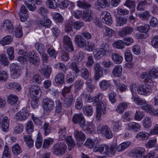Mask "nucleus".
<instances>
[{"label":"nucleus","instance_id":"36","mask_svg":"<svg viewBox=\"0 0 158 158\" xmlns=\"http://www.w3.org/2000/svg\"><path fill=\"white\" fill-rule=\"evenodd\" d=\"M111 57L113 61L116 64H120L123 61L122 57L117 53H112Z\"/></svg>","mask_w":158,"mask_h":158},{"label":"nucleus","instance_id":"48","mask_svg":"<svg viewBox=\"0 0 158 158\" xmlns=\"http://www.w3.org/2000/svg\"><path fill=\"white\" fill-rule=\"evenodd\" d=\"M59 139L60 140L64 139L66 136V127H61L59 131Z\"/></svg>","mask_w":158,"mask_h":158},{"label":"nucleus","instance_id":"33","mask_svg":"<svg viewBox=\"0 0 158 158\" xmlns=\"http://www.w3.org/2000/svg\"><path fill=\"white\" fill-rule=\"evenodd\" d=\"M128 126L130 130L135 131H139L140 128V126L139 124L134 122L129 123Z\"/></svg>","mask_w":158,"mask_h":158},{"label":"nucleus","instance_id":"15","mask_svg":"<svg viewBox=\"0 0 158 158\" xmlns=\"http://www.w3.org/2000/svg\"><path fill=\"white\" fill-rule=\"evenodd\" d=\"M63 43L64 47L68 48L69 51L73 52L74 48L70 38L68 35H65L63 38Z\"/></svg>","mask_w":158,"mask_h":158},{"label":"nucleus","instance_id":"50","mask_svg":"<svg viewBox=\"0 0 158 158\" xmlns=\"http://www.w3.org/2000/svg\"><path fill=\"white\" fill-rule=\"evenodd\" d=\"M46 4V6L50 9H54L58 6V4L56 1H47Z\"/></svg>","mask_w":158,"mask_h":158},{"label":"nucleus","instance_id":"52","mask_svg":"<svg viewBox=\"0 0 158 158\" xmlns=\"http://www.w3.org/2000/svg\"><path fill=\"white\" fill-rule=\"evenodd\" d=\"M12 149L13 154L15 155H18L22 152L21 149L18 144L13 146Z\"/></svg>","mask_w":158,"mask_h":158},{"label":"nucleus","instance_id":"8","mask_svg":"<svg viewBox=\"0 0 158 158\" xmlns=\"http://www.w3.org/2000/svg\"><path fill=\"white\" fill-rule=\"evenodd\" d=\"M72 121L75 124H78L81 127L85 123L84 115L82 113H79L73 114Z\"/></svg>","mask_w":158,"mask_h":158},{"label":"nucleus","instance_id":"17","mask_svg":"<svg viewBox=\"0 0 158 158\" xmlns=\"http://www.w3.org/2000/svg\"><path fill=\"white\" fill-rule=\"evenodd\" d=\"M63 114L61 104L59 101L56 102V106L55 110V114L54 116L56 117V120H59Z\"/></svg>","mask_w":158,"mask_h":158},{"label":"nucleus","instance_id":"31","mask_svg":"<svg viewBox=\"0 0 158 158\" xmlns=\"http://www.w3.org/2000/svg\"><path fill=\"white\" fill-rule=\"evenodd\" d=\"M55 81L58 84H63L64 82V74L63 73H58L55 76Z\"/></svg>","mask_w":158,"mask_h":158},{"label":"nucleus","instance_id":"55","mask_svg":"<svg viewBox=\"0 0 158 158\" xmlns=\"http://www.w3.org/2000/svg\"><path fill=\"white\" fill-rule=\"evenodd\" d=\"M143 124L145 128H150L152 125L151 118L148 117H146L143 120Z\"/></svg>","mask_w":158,"mask_h":158},{"label":"nucleus","instance_id":"56","mask_svg":"<svg viewBox=\"0 0 158 158\" xmlns=\"http://www.w3.org/2000/svg\"><path fill=\"white\" fill-rule=\"evenodd\" d=\"M2 158H10V152L8 146L5 145L2 155Z\"/></svg>","mask_w":158,"mask_h":158},{"label":"nucleus","instance_id":"26","mask_svg":"<svg viewBox=\"0 0 158 158\" xmlns=\"http://www.w3.org/2000/svg\"><path fill=\"white\" fill-rule=\"evenodd\" d=\"M28 116V114L26 111H20L15 115V118L17 120L24 121L26 120Z\"/></svg>","mask_w":158,"mask_h":158},{"label":"nucleus","instance_id":"28","mask_svg":"<svg viewBox=\"0 0 158 158\" xmlns=\"http://www.w3.org/2000/svg\"><path fill=\"white\" fill-rule=\"evenodd\" d=\"M122 71V67L121 66L116 65L113 69L112 71V73L114 77H120L121 75Z\"/></svg>","mask_w":158,"mask_h":158},{"label":"nucleus","instance_id":"39","mask_svg":"<svg viewBox=\"0 0 158 158\" xmlns=\"http://www.w3.org/2000/svg\"><path fill=\"white\" fill-rule=\"evenodd\" d=\"M75 52L76 54L74 56V60L77 63H79L81 61L83 58V53L82 51L78 52L75 51Z\"/></svg>","mask_w":158,"mask_h":158},{"label":"nucleus","instance_id":"4","mask_svg":"<svg viewBox=\"0 0 158 158\" xmlns=\"http://www.w3.org/2000/svg\"><path fill=\"white\" fill-rule=\"evenodd\" d=\"M42 105L44 111L49 112L54 109V104L51 99L45 98L43 100Z\"/></svg>","mask_w":158,"mask_h":158},{"label":"nucleus","instance_id":"53","mask_svg":"<svg viewBox=\"0 0 158 158\" xmlns=\"http://www.w3.org/2000/svg\"><path fill=\"white\" fill-rule=\"evenodd\" d=\"M0 62L1 64L4 66L7 65L8 64L9 62L5 54H0Z\"/></svg>","mask_w":158,"mask_h":158},{"label":"nucleus","instance_id":"3","mask_svg":"<svg viewBox=\"0 0 158 158\" xmlns=\"http://www.w3.org/2000/svg\"><path fill=\"white\" fill-rule=\"evenodd\" d=\"M66 146L63 143H56L53 147L52 149L53 153L56 156H61L65 152Z\"/></svg>","mask_w":158,"mask_h":158},{"label":"nucleus","instance_id":"24","mask_svg":"<svg viewBox=\"0 0 158 158\" xmlns=\"http://www.w3.org/2000/svg\"><path fill=\"white\" fill-rule=\"evenodd\" d=\"M102 16L105 23L108 25H110L112 22L110 14L107 11H104L102 13Z\"/></svg>","mask_w":158,"mask_h":158},{"label":"nucleus","instance_id":"20","mask_svg":"<svg viewBox=\"0 0 158 158\" xmlns=\"http://www.w3.org/2000/svg\"><path fill=\"white\" fill-rule=\"evenodd\" d=\"M93 14L90 10H85L82 14L83 19L86 22H90L93 19Z\"/></svg>","mask_w":158,"mask_h":158},{"label":"nucleus","instance_id":"11","mask_svg":"<svg viewBox=\"0 0 158 158\" xmlns=\"http://www.w3.org/2000/svg\"><path fill=\"white\" fill-rule=\"evenodd\" d=\"M30 95L31 98H35L40 95L41 90L39 86L32 85L29 88Z\"/></svg>","mask_w":158,"mask_h":158},{"label":"nucleus","instance_id":"37","mask_svg":"<svg viewBox=\"0 0 158 158\" xmlns=\"http://www.w3.org/2000/svg\"><path fill=\"white\" fill-rule=\"evenodd\" d=\"M78 63H77L75 61L73 62L69 66V68L72 70L74 73L78 74L80 72V69L77 65Z\"/></svg>","mask_w":158,"mask_h":158},{"label":"nucleus","instance_id":"60","mask_svg":"<svg viewBox=\"0 0 158 158\" xmlns=\"http://www.w3.org/2000/svg\"><path fill=\"white\" fill-rule=\"evenodd\" d=\"M8 78V75L5 71L0 72V82L6 81Z\"/></svg>","mask_w":158,"mask_h":158},{"label":"nucleus","instance_id":"19","mask_svg":"<svg viewBox=\"0 0 158 158\" xmlns=\"http://www.w3.org/2000/svg\"><path fill=\"white\" fill-rule=\"evenodd\" d=\"M6 87L9 89H12L15 92H19L22 89L21 85L18 83L13 82H8Z\"/></svg>","mask_w":158,"mask_h":158},{"label":"nucleus","instance_id":"22","mask_svg":"<svg viewBox=\"0 0 158 158\" xmlns=\"http://www.w3.org/2000/svg\"><path fill=\"white\" fill-rule=\"evenodd\" d=\"M52 71V69L49 66H46L44 67H42L40 70V73L47 78L50 77Z\"/></svg>","mask_w":158,"mask_h":158},{"label":"nucleus","instance_id":"61","mask_svg":"<svg viewBox=\"0 0 158 158\" xmlns=\"http://www.w3.org/2000/svg\"><path fill=\"white\" fill-rule=\"evenodd\" d=\"M125 44L123 41L119 40L115 42L113 44V46L115 48L121 49L124 48Z\"/></svg>","mask_w":158,"mask_h":158},{"label":"nucleus","instance_id":"43","mask_svg":"<svg viewBox=\"0 0 158 158\" xmlns=\"http://www.w3.org/2000/svg\"><path fill=\"white\" fill-rule=\"evenodd\" d=\"M132 98L134 102L137 104L143 105V106L147 104V102L146 101L141 98H139L137 96H133Z\"/></svg>","mask_w":158,"mask_h":158},{"label":"nucleus","instance_id":"5","mask_svg":"<svg viewBox=\"0 0 158 158\" xmlns=\"http://www.w3.org/2000/svg\"><path fill=\"white\" fill-rule=\"evenodd\" d=\"M150 28L149 25L148 24H145L143 25L137 27H136V30L138 31L141 33H144L146 34L144 35L139 33L136 34V36H138V38L144 39L148 37V35L147 33L150 30Z\"/></svg>","mask_w":158,"mask_h":158},{"label":"nucleus","instance_id":"16","mask_svg":"<svg viewBox=\"0 0 158 158\" xmlns=\"http://www.w3.org/2000/svg\"><path fill=\"white\" fill-rule=\"evenodd\" d=\"M74 41L76 44L80 48H83L86 46V40L81 35H76L74 38Z\"/></svg>","mask_w":158,"mask_h":158},{"label":"nucleus","instance_id":"45","mask_svg":"<svg viewBox=\"0 0 158 158\" xmlns=\"http://www.w3.org/2000/svg\"><path fill=\"white\" fill-rule=\"evenodd\" d=\"M130 145V143L129 142H124L116 146V149L118 152H121L125 150Z\"/></svg>","mask_w":158,"mask_h":158},{"label":"nucleus","instance_id":"38","mask_svg":"<svg viewBox=\"0 0 158 158\" xmlns=\"http://www.w3.org/2000/svg\"><path fill=\"white\" fill-rule=\"evenodd\" d=\"M18 101L17 96L13 94H11L8 97L7 102L9 104L13 105L16 103Z\"/></svg>","mask_w":158,"mask_h":158},{"label":"nucleus","instance_id":"40","mask_svg":"<svg viewBox=\"0 0 158 158\" xmlns=\"http://www.w3.org/2000/svg\"><path fill=\"white\" fill-rule=\"evenodd\" d=\"M127 105L126 103L124 102L121 103L117 106L116 111L118 113H122L127 108Z\"/></svg>","mask_w":158,"mask_h":158},{"label":"nucleus","instance_id":"10","mask_svg":"<svg viewBox=\"0 0 158 158\" xmlns=\"http://www.w3.org/2000/svg\"><path fill=\"white\" fill-rule=\"evenodd\" d=\"M106 105L102 102L98 103L96 108V117L99 119L102 115L106 113Z\"/></svg>","mask_w":158,"mask_h":158},{"label":"nucleus","instance_id":"58","mask_svg":"<svg viewBox=\"0 0 158 158\" xmlns=\"http://www.w3.org/2000/svg\"><path fill=\"white\" fill-rule=\"evenodd\" d=\"M52 15L56 22L60 23L63 21V18L60 13L54 12L52 13Z\"/></svg>","mask_w":158,"mask_h":158},{"label":"nucleus","instance_id":"2","mask_svg":"<svg viewBox=\"0 0 158 158\" xmlns=\"http://www.w3.org/2000/svg\"><path fill=\"white\" fill-rule=\"evenodd\" d=\"M38 13L44 17L43 20H42L39 21V23L40 25L46 27H50L51 23L50 20L47 17L48 12V10L45 7H41L38 10Z\"/></svg>","mask_w":158,"mask_h":158},{"label":"nucleus","instance_id":"25","mask_svg":"<svg viewBox=\"0 0 158 158\" xmlns=\"http://www.w3.org/2000/svg\"><path fill=\"white\" fill-rule=\"evenodd\" d=\"M99 85L101 89L103 91L107 90L111 86L110 81L106 80H103L99 82Z\"/></svg>","mask_w":158,"mask_h":158},{"label":"nucleus","instance_id":"27","mask_svg":"<svg viewBox=\"0 0 158 158\" xmlns=\"http://www.w3.org/2000/svg\"><path fill=\"white\" fill-rule=\"evenodd\" d=\"M81 128L84 131L89 133H92V131L94 130V126L91 123H85Z\"/></svg>","mask_w":158,"mask_h":158},{"label":"nucleus","instance_id":"51","mask_svg":"<svg viewBox=\"0 0 158 158\" xmlns=\"http://www.w3.org/2000/svg\"><path fill=\"white\" fill-rule=\"evenodd\" d=\"M86 44L87 45H86L85 46V49L87 51H92L95 48V45L94 43L91 41H88Z\"/></svg>","mask_w":158,"mask_h":158},{"label":"nucleus","instance_id":"30","mask_svg":"<svg viewBox=\"0 0 158 158\" xmlns=\"http://www.w3.org/2000/svg\"><path fill=\"white\" fill-rule=\"evenodd\" d=\"M65 99L64 100V104L65 107H70L72 104L73 102V97L72 94H69L68 95L67 98L65 97Z\"/></svg>","mask_w":158,"mask_h":158},{"label":"nucleus","instance_id":"47","mask_svg":"<svg viewBox=\"0 0 158 158\" xmlns=\"http://www.w3.org/2000/svg\"><path fill=\"white\" fill-rule=\"evenodd\" d=\"M149 134L145 132H140L136 135V137L142 140L147 139L149 137Z\"/></svg>","mask_w":158,"mask_h":158},{"label":"nucleus","instance_id":"63","mask_svg":"<svg viewBox=\"0 0 158 158\" xmlns=\"http://www.w3.org/2000/svg\"><path fill=\"white\" fill-rule=\"evenodd\" d=\"M113 126H114L113 130L114 131L118 132L121 129V123L118 121L112 122Z\"/></svg>","mask_w":158,"mask_h":158},{"label":"nucleus","instance_id":"23","mask_svg":"<svg viewBox=\"0 0 158 158\" xmlns=\"http://www.w3.org/2000/svg\"><path fill=\"white\" fill-rule=\"evenodd\" d=\"M110 5V1H97L95 4V8L98 10L109 6Z\"/></svg>","mask_w":158,"mask_h":158},{"label":"nucleus","instance_id":"18","mask_svg":"<svg viewBox=\"0 0 158 158\" xmlns=\"http://www.w3.org/2000/svg\"><path fill=\"white\" fill-rule=\"evenodd\" d=\"M133 31V28L130 26L124 27L123 29L118 32V35L121 37H124L126 36L131 34Z\"/></svg>","mask_w":158,"mask_h":158},{"label":"nucleus","instance_id":"7","mask_svg":"<svg viewBox=\"0 0 158 158\" xmlns=\"http://www.w3.org/2000/svg\"><path fill=\"white\" fill-rule=\"evenodd\" d=\"M98 131L99 133L107 138L109 139L112 136L111 131L108 126L103 125L101 126L98 129Z\"/></svg>","mask_w":158,"mask_h":158},{"label":"nucleus","instance_id":"9","mask_svg":"<svg viewBox=\"0 0 158 158\" xmlns=\"http://www.w3.org/2000/svg\"><path fill=\"white\" fill-rule=\"evenodd\" d=\"M138 92L142 95H149L151 92V86L148 84L140 85L138 87Z\"/></svg>","mask_w":158,"mask_h":158},{"label":"nucleus","instance_id":"34","mask_svg":"<svg viewBox=\"0 0 158 158\" xmlns=\"http://www.w3.org/2000/svg\"><path fill=\"white\" fill-rule=\"evenodd\" d=\"M83 112L85 114L88 116H91L93 113V109L90 105H86L83 108Z\"/></svg>","mask_w":158,"mask_h":158},{"label":"nucleus","instance_id":"35","mask_svg":"<svg viewBox=\"0 0 158 158\" xmlns=\"http://www.w3.org/2000/svg\"><path fill=\"white\" fill-rule=\"evenodd\" d=\"M13 40V39L10 35H7L3 38L0 41V43L2 45H8L10 44Z\"/></svg>","mask_w":158,"mask_h":158},{"label":"nucleus","instance_id":"42","mask_svg":"<svg viewBox=\"0 0 158 158\" xmlns=\"http://www.w3.org/2000/svg\"><path fill=\"white\" fill-rule=\"evenodd\" d=\"M107 52L104 51V49L100 48L98 49H96L94 52L95 57L97 59H100Z\"/></svg>","mask_w":158,"mask_h":158},{"label":"nucleus","instance_id":"49","mask_svg":"<svg viewBox=\"0 0 158 158\" xmlns=\"http://www.w3.org/2000/svg\"><path fill=\"white\" fill-rule=\"evenodd\" d=\"M91 79L89 78L85 82L86 89L88 92H92L95 88V86L91 84Z\"/></svg>","mask_w":158,"mask_h":158},{"label":"nucleus","instance_id":"12","mask_svg":"<svg viewBox=\"0 0 158 158\" xmlns=\"http://www.w3.org/2000/svg\"><path fill=\"white\" fill-rule=\"evenodd\" d=\"M9 123L8 118L6 116L3 117V115L0 114V127L4 132H7L8 129Z\"/></svg>","mask_w":158,"mask_h":158},{"label":"nucleus","instance_id":"21","mask_svg":"<svg viewBox=\"0 0 158 158\" xmlns=\"http://www.w3.org/2000/svg\"><path fill=\"white\" fill-rule=\"evenodd\" d=\"M3 27L4 29L11 32L14 30V26L10 20L6 19L3 22Z\"/></svg>","mask_w":158,"mask_h":158},{"label":"nucleus","instance_id":"13","mask_svg":"<svg viewBox=\"0 0 158 158\" xmlns=\"http://www.w3.org/2000/svg\"><path fill=\"white\" fill-rule=\"evenodd\" d=\"M20 67L17 64L13 63L10 65V68L12 70V77L13 78H17L20 76Z\"/></svg>","mask_w":158,"mask_h":158},{"label":"nucleus","instance_id":"41","mask_svg":"<svg viewBox=\"0 0 158 158\" xmlns=\"http://www.w3.org/2000/svg\"><path fill=\"white\" fill-rule=\"evenodd\" d=\"M34 125L32 121H29L27 123L26 125V132L28 134L32 133L34 130Z\"/></svg>","mask_w":158,"mask_h":158},{"label":"nucleus","instance_id":"59","mask_svg":"<svg viewBox=\"0 0 158 158\" xmlns=\"http://www.w3.org/2000/svg\"><path fill=\"white\" fill-rule=\"evenodd\" d=\"M116 25L117 26H120L126 24L127 21V19L124 17H120L116 20Z\"/></svg>","mask_w":158,"mask_h":158},{"label":"nucleus","instance_id":"44","mask_svg":"<svg viewBox=\"0 0 158 158\" xmlns=\"http://www.w3.org/2000/svg\"><path fill=\"white\" fill-rule=\"evenodd\" d=\"M23 139L27 145L29 147H31L33 146L34 141L30 135H24L23 136Z\"/></svg>","mask_w":158,"mask_h":158},{"label":"nucleus","instance_id":"29","mask_svg":"<svg viewBox=\"0 0 158 158\" xmlns=\"http://www.w3.org/2000/svg\"><path fill=\"white\" fill-rule=\"evenodd\" d=\"M74 135L75 139L79 141H83L85 138V134L82 131H79L77 130L75 131Z\"/></svg>","mask_w":158,"mask_h":158},{"label":"nucleus","instance_id":"6","mask_svg":"<svg viewBox=\"0 0 158 158\" xmlns=\"http://www.w3.org/2000/svg\"><path fill=\"white\" fill-rule=\"evenodd\" d=\"M145 151L142 148L137 147L131 150L129 152V156L132 158H141Z\"/></svg>","mask_w":158,"mask_h":158},{"label":"nucleus","instance_id":"57","mask_svg":"<svg viewBox=\"0 0 158 158\" xmlns=\"http://www.w3.org/2000/svg\"><path fill=\"white\" fill-rule=\"evenodd\" d=\"M103 31L104 35L109 36H112L114 35V31L112 29L106 27L103 28Z\"/></svg>","mask_w":158,"mask_h":158},{"label":"nucleus","instance_id":"1","mask_svg":"<svg viewBox=\"0 0 158 158\" xmlns=\"http://www.w3.org/2000/svg\"><path fill=\"white\" fill-rule=\"evenodd\" d=\"M141 77L143 79H145L146 82L152 85L153 82L151 77L154 78L158 77V70L155 68H153L149 72L143 73L141 74Z\"/></svg>","mask_w":158,"mask_h":158},{"label":"nucleus","instance_id":"32","mask_svg":"<svg viewBox=\"0 0 158 158\" xmlns=\"http://www.w3.org/2000/svg\"><path fill=\"white\" fill-rule=\"evenodd\" d=\"M98 143V141L96 139H94V141L92 139L89 138L87 139L84 145L87 147L91 149L94 147L95 144H97Z\"/></svg>","mask_w":158,"mask_h":158},{"label":"nucleus","instance_id":"14","mask_svg":"<svg viewBox=\"0 0 158 158\" xmlns=\"http://www.w3.org/2000/svg\"><path fill=\"white\" fill-rule=\"evenodd\" d=\"M116 145L115 144H112L109 146L106 145L104 153L109 156L111 157L115 155L116 149Z\"/></svg>","mask_w":158,"mask_h":158},{"label":"nucleus","instance_id":"54","mask_svg":"<svg viewBox=\"0 0 158 158\" xmlns=\"http://www.w3.org/2000/svg\"><path fill=\"white\" fill-rule=\"evenodd\" d=\"M77 6L80 8L84 9H88L91 6L84 1H78L77 2Z\"/></svg>","mask_w":158,"mask_h":158},{"label":"nucleus","instance_id":"62","mask_svg":"<svg viewBox=\"0 0 158 158\" xmlns=\"http://www.w3.org/2000/svg\"><path fill=\"white\" fill-rule=\"evenodd\" d=\"M23 130V125L21 124H19L15 127L14 130V132L15 134H19L22 132Z\"/></svg>","mask_w":158,"mask_h":158},{"label":"nucleus","instance_id":"64","mask_svg":"<svg viewBox=\"0 0 158 158\" xmlns=\"http://www.w3.org/2000/svg\"><path fill=\"white\" fill-rule=\"evenodd\" d=\"M47 52L50 57L52 58H56L57 53L56 51L54 49L52 48H50L48 49Z\"/></svg>","mask_w":158,"mask_h":158},{"label":"nucleus","instance_id":"46","mask_svg":"<svg viewBox=\"0 0 158 158\" xmlns=\"http://www.w3.org/2000/svg\"><path fill=\"white\" fill-rule=\"evenodd\" d=\"M29 2L25 1L24 3L29 10L33 11L36 9V7L34 6L35 4L33 3L35 1H28Z\"/></svg>","mask_w":158,"mask_h":158}]
</instances>
